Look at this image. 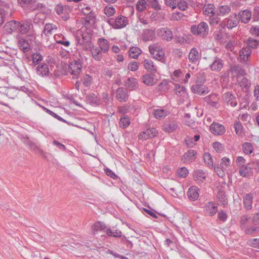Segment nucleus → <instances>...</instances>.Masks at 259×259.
Returning a JSON list of instances; mask_svg holds the SVG:
<instances>
[{
	"instance_id": "bf43d9fd",
	"label": "nucleus",
	"mask_w": 259,
	"mask_h": 259,
	"mask_svg": "<svg viewBox=\"0 0 259 259\" xmlns=\"http://www.w3.org/2000/svg\"><path fill=\"white\" fill-rule=\"evenodd\" d=\"M247 244L250 247L259 249V239L254 238L248 240Z\"/></svg>"
},
{
	"instance_id": "338daca9",
	"label": "nucleus",
	"mask_w": 259,
	"mask_h": 259,
	"mask_svg": "<svg viewBox=\"0 0 259 259\" xmlns=\"http://www.w3.org/2000/svg\"><path fill=\"white\" fill-rule=\"evenodd\" d=\"M182 72L181 70L178 69L174 71L171 75V78L175 81H178L179 78L181 77Z\"/></svg>"
},
{
	"instance_id": "f257e3e1",
	"label": "nucleus",
	"mask_w": 259,
	"mask_h": 259,
	"mask_svg": "<svg viewBox=\"0 0 259 259\" xmlns=\"http://www.w3.org/2000/svg\"><path fill=\"white\" fill-rule=\"evenodd\" d=\"M149 51L153 58L158 61L164 59L165 53L161 46L157 43L150 45L149 47Z\"/></svg>"
},
{
	"instance_id": "cd10ccee",
	"label": "nucleus",
	"mask_w": 259,
	"mask_h": 259,
	"mask_svg": "<svg viewBox=\"0 0 259 259\" xmlns=\"http://www.w3.org/2000/svg\"><path fill=\"white\" fill-rule=\"evenodd\" d=\"M224 22L226 24L227 27L229 29H232L237 25L238 22L236 18V15H233L230 16L228 19H225Z\"/></svg>"
},
{
	"instance_id": "0e129e2a",
	"label": "nucleus",
	"mask_w": 259,
	"mask_h": 259,
	"mask_svg": "<svg viewBox=\"0 0 259 259\" xmlns=\"http://www.w3.org/2000/svg\"><path fill=\"white\" fill-rule=\"evenodd\" d=\"M148 2L149 5L155 10H159L161 9L160 5L157 0H148Z\"/></svg>"
},
{
	"instance_id": "79ce46f5",
	"label": "nucleus",
	"mask_w": 259,
	"mask_h": 259,
	"mask_svg": "<svg viewBox=\"0 0 259 259\" xmlns=\"http://www.w3.org/2000/svg\"><path fill=\"white\" fill-rule=\"evenodd\" d=\"M119 112L120 113H126L127 112H139V111L135 108L133 106L130 105L120 107L119 109Z\"/></svg>"
},
{
	"instance_id": "5fc2aeb1",
	"label": "nucleus",
	"mask_w": 259,
	"mask_h": 259,
	"mask_svg": "<svg viewBox=\"0 0 259 259\" xmlns=\"http://www.w3.org/2000/svg\"><path fill=\"white\" fill-rule=\"evenodd\" d=\"M81 81H82V84L84 86L89 87L92 83V77L88 74H85V75H84L83 76L82 78L81 79Z\"/></svg>"
},
{
	"instance_id": "864d4df0",
	"label": "nucleus",
	"mask_w": 259,
	"mask_h": 259,
	"mask_svg": "<svg viewBox=\"0 0 259 259\" xmlns=\"http://www.w3.org/2000/svg\"><path fill=\"white\" fill-rule=\"evenodd\" d=\"M147 6V3L145 0H139L136 5V8L138 11L140 12L144 11Z\"/></svg>"
},
{
	"instance_id": "f3484780",
	"label": "nucleus",
	"mask_w": 259,
	"mask_h": 259,
	"mask_svg": "<svg viewBox=\"0 0 259 259\" xmlns=\"http://www.w3.org/2000/svg\"><path fill=\"white\" fill-rule=\"evenodd\" d=\"M116 97L120 102H125L128 98V95L126 90L121 87L117 90Z\"/></svg>"
},
{
	"instance_id": "49530a36",
	"label": "nucleus",
	"mask_w": 259,
	"mask_h": 259,
	"mask_svg": "<svg viewBox=\"0 0 259 259\" xmlns=\"http://www.w3.org/2000/svg\"><path fill=\"white\" fill-rule=\"evenodd\" d=\"M107 227L104 222L98 221L92 226V230L94 231H104Z\"/></svg>"
},
{
	"instance_id": "603ef678",
	"label": "nucleus",
	"mask_w": 259,
	"mask_h": 259,
	"mask_svg": "<svg viewBox=\"0 0 259 259\" xmlns=\"http://www.w3.org/2000/svg\"><path fill=\"white\" fill-rule=\"evenodd\" d=\"M33 63L34 65L38 64L43 59L42 56L39 53H34L32 55Z\"/></svg>"
},
{
	"instance_id": "69168bd1",
	"label": "nucleus",
	"mask_w": 259,
	"mask_h": 259,
	"mask_svg": "<svg viewBox=\"0 0 259 259\" xmlns=\"http://www.w3.org/2000/svg\"><path fill=\"white\" fill-rule=\"evenodd\" d=\"M87 15V16L85 17L84 19L85 22L88 24L94 23L95 19V17L94 13H90Z\"/></svg>"
},
{
	"instance_id": "dca6fc26",
	"label": "nucleus",
	"mask_w": 259,
	"mask_h": 259,
	"mask_svg": "<svg viewBox=\"0 0 259 259\" xmlns=\"http://www.w3.org/2000/svg\"><path fill=\"white\" fill-rule=\"evenodd\" d=\"M19 22L15 20L11 21L6 24L5 25V30L8 33H12L16 31L19 27Z\"/></svg>"
},
{
	"instance_id": "09e8293b",
	"label": "nucleus",
	"mask_w": 259,
	"mask_h": 259,
	"mask_svg": "<svg viewBox=\"0 0 259 259\" xmlns=\"http://www.w3.org/2000/svg\"><path fill=\"white\" fill-rule=\"evenodd\" d=\"M231 11V8L229 6L227 5L221 6L219 8L218 15L219 16H225L229 14Z\"/></svg>"
},
{
	"instance_id": "4468645a",
	"label": "nucleus",
	"mask_w": 259,
	"mask_h": 259,
	"mask_svg": "<svg viewBox=\"0 0 259 259\" xmlns=\"http://www.w3.org/2000/svg\"><path fill=\"white\" fill-rule=\"evenodd\" d=\"M204 210L209 216H213L218 211V206L213 202L210 201L205 204Z\"/></svg>"
},
{
	"instance_id": "9d476101",
	"label": "nucleus",
	"mask_w": 259,
	"mask_h": 259,
	"mask_svg": "<svg viewBox=\"0 0 259 259\" xmlns=\"http://www.w3.org/2000/svg\"><path fill=\"white\" fill-rule=\"evenodd\" d=\"M142 82L147 85L152 86L157 82V79L155 75L147 73L143 75Z\"/></svg>"
},
{
	"instance_id": "052dcab7",
	"label": "nucleus",
	"mask_w": 259,
	"mask_h": 259,
	"mask_svg": "<svg viewBox=\"0 0 259 259\" xmlns=\"http://www.w3.org/2000/svg\"><path fill=\"white\" fill-rule=\"evenodd\" d=\"M236 134L240 135L243 133V127L239 121H236L234 125Z\"/></svg>"
},
{
	"instance_id": "4be33fe9",
	"label": "nucleus",
	"mask_w": 259,
	"mask_h": 259,
	"mask_svg": "<svg viewBox=\"0 0 259 259\" xmlns=\"http://www.w3.org/2000/svg\"><path fill=\"white\" fill-rule=\"evenodd\" d=\"M144 68L149 72H156L157 70V66L154 62L150 59H145L143 62Z\"/></svg>"
},
{
	"instance_id": "e2e57ef3",
	"label": "nucleus",
	"mask_w": 259,
	"mask_h": 259,
	"mask_svg": "<svg viewBox=\"0 0 259 259\" xmlns=\"http://www.w3.org/2000/svg\"><path fill=\"white\" fill-rule=\"evenodd\" d=\"M139 65V63L137 61H134L128 64L127 68L132 71H135L138 69Z\"/></svg>"
},
{
	"instance_id": "9b49d317",
	"label": "nucleus",
	"mask_w": 259,
	"mask_h": 259,
	"mask_svg": "<svg viewBox=\"0 0 259 259\" xmlns=\"http://www.w3.org/2000/svg\"><path fill=\"white\" fill-rule=\"evenodd\" d=\"M223 66V61L219 58L215 57L212 63L209 65V68L211 71L218 72L221 70Z\"/></svg>"
},
{
	"instance_id": "412c9836",
	"label": "nucleus",
	"mask_w": 259,
	"mask_h": 259,
	"mask_svg": "<svg viewBox=\"0 0 259 259\" xmlns=\"http://www.w3.org/2000/svg\"><path fill=\"white\" fill-rule=\"evenodd\" d=\"M125 87L130 91L136 90L138 87V82L136 78H128L124 82Z\"/></svg>"
},
{
	"instance_id": "f8f14e48",
	"label": "nucleus",
	"mask_w": 259,
	"mask_h": 259,
	"mask_svg": "<svg viewBox=\"0 0 259 259\" xmlns=\"http://www.w3.org/2000/svg\"><path fill=\"white\" fill-rule=\"evenodd\" d=\"M99 49L102 52L107 53L110 49V43L108 40L104 38H99L97 41Z\"/></svg>"
},
{
	"instance_id": "13d9d810",
	"label": "nucleus",
	"mask_w": 259,
	"mask_h": 259,
	"mask_svg": "<svg viewBox=\"0 0 259 259\" xmlns=\"http://www.w3.org/2000/svg\"><path fill=\"white\" fill-rule=\"evenodd\" d=\"M250 219V217L247 214H244L240 217V226L242 230L245 227L248 221Z\"/></svg>"
},
{
	"instance_id": "58836bf2",
	"label": "nucleus",
	"mask_w": 259,
	"mask_h": 259,
	"mask_svg": "<svg viewBox=\"0 0 259 259\" xmlns=\"http://www.w3.org/2000/svg\"><path fill=\"white\" fill-rule=\"evenodd\" d=\"M203 11L204 15L209 17L213 16L214 14V7L212 4L206 5L204 6Z\"/></svg>"
},
{
	"instance_id": "b1692460",
	"label": "nucleus",
	"mask_w": 259,
	"mask_h": 259,
	"mask_svg": "<svg viewBox=\"0 0 259 259\" xmlns=\"http://www.w3.org/2000/svg\"><path fill=\"white\" fill-rule=\"evenodd\" d=\"M198 191L199 189L197 187L191 186L187 192L189 198L192 201L196 200L199 197Z\"/></svg>"
},
{
	"instance_id": "ea45409f",
	"label": "nucleus",
	"mask_w": 259,
	"mask_h": 259,
	"mask_svg": "<svg viewBox=\"0 0 259 259\" xmlns=\"http://www.w3.org/2000/svg\"><path fill=\"white\" fill-rule=\"evenodd\" d=\"M30 29V25L27 22H19V26L18 27L20 33L22 34H27Z\"/></svg>"
},
{
	"instance_id": "a19ab883",
	"label": "nucleus",
	"mask_w": 259,
	"mask_h": 259,
	"mask_svg": "<svg viewBox=\"0 0 259 259\" xmlns=\"http://www.w3.org/2000/svg\"><path fill=\"white\" fill-rule=\"evenodd\" d=\"M252 168L251 167L249 166L248 165L243 166L239 170L240 175L243 177H246L248 175L252 174Z\"/></svg>"
},
{
	"instance_id": "f03ea898",
	"label": "nucleus",
	"mask_w": 259,
	"mask_h": 259,
	"mask_svg": "<svg viewBox=\"0 0 259 259\" xmlns=\"http://www.w3.org/2000/svg\"><path fill=\"white\" fill-rule=\"evenodd\" d=\"M209 28L207 24L201 22L198 25H193L191 27V32L194 35L205 36L208 33Z\"/></svg>"
},
{
	"instance_id": "aec40b11",
	"label": "nucleus",
	"mask_w": 259,
	"mask_h": 259,
	"mask_svg": "<svg viewBox=\"0 0 259 259\" xmlns=\"http://www.w3.org/2000/svg\"><path fill=\"white\" fill-rule=\"evenodd\" d=\"M91 52L92 57L96 61H100L103 58V54H105L102 52L97 46H93L91 48Z\"/></svg>"
},
{
	"instance_id": "6ab92c4d",
	"label": "nucleus",
	"mask_w": 259,
	"mask_h": 259,
	"mask_svg": "<svg viewBox=\"0 0 259 259\" xmlns=\"http://www.w3.org/2000/svg\"><path fill=\"white\" fill-rule=\"evenodd\" d=\"M191 89L194 93L200 95L206 94L209 92L207 87L203 85L195 84L192 85Z\"/></svg>"
},
{
	"instance_id": "a211bd4d",
	"label": "nucleus",
	"mask_w": 259,
	"mask_h": 259,
	"mask_svg": "<svg viewBox=\"0 0 259 259\" xmlns=\"http://www.w3.org/2000/svg\"><path fill=\"white\" fill-rule=\"evenodd\" d=\"M199 58L198 50L196 48H192L188 55L189 61L192 63L196 64L199 61Z\"/></svg>"
},
{
	"instance_id": "de8ad7c7",
	"label": "nucleus",
	"mask_w": 259,
	"mask_h": 259,
	"mask_svg": "<svg viewBox=\"0 0 259 259\" xmlns=\"http://www.w3.org/2000/svg\"><path fill=\"white\" fill-rule=\"evenodd\" d=\"M243 152L246 154H250L253 151V148L251 143L245 142L242 145Z\"/></svg>"
},
{
	"instance_id": "8fccbe9b",
	"label": "nucleus",
	"mask_w": 259,
	"mask_h": 259,
	"mask_svg": "<svg viewBox=\"0 0 259 259\" xmlns=\"http://www.w3.org/2000/svg\"><path fill=\"white\" fill-rule=\"evenodd\" d=\"M247 45L249 49H256L259 47V40L249 38L247 40Z\"/></svg>"
},
{
	"instance_id": "2f4dec72",
	"label": "nucleus",
	"mask_w": 259,
	"mask_h": 259,
	"mask_svg": "<svg viewBox=\"0 0 259 259\" xmlns=\"http://www.w3.org/2000/svg\"><path fill=\"white\" fill-rule=\"evenodd\" d=\"M178 126L177 123L175 121L170 122H166L163 125V130L168 133L173 132Z\"/></svg>"
},
{
	"instance_id": "393cba45",
	"label": "nucleus",
	"mask_w": 259,
	"mask_h": 259,
	"mask_svg": "<svg viewBox=\"0 0 259 259\" xmlns=\"http://www.w3.org/2000/svg\"><path fill=\"white\" fill-rule=\"evenodd\" d=\"M238 16L242 22L247 23L250 20L251 12L248 10H244L239 13Z\"/></svg>"
},
{
	"instance_id": "4c0bfd02",
	"label": "nucleus",
	"mask_w": 259,
	"mask_h": 259,
	"mask_svg": "<svg viewBox=\"0 0 259 259\" xmlns=\"http://www.w3.org/2000/svg\"><path fill=\"white\" fill-rule=\"evenodd\" d=\"M175 93L178 97L185 98L187 96L186 88L184 86L179 84L175 85Z\"/></svg>"
},
{
	"instance_id": "c85d7f7f",
	"label": "nucleus",
	"mask_w": 259,
	"mask_h": 259,
	"mask_svg": "<svg viewBox=\"0 0 259 259\" xmlns=\"http://www.w3.org/2000/svg\"><path fill=\"white\" fill-rule=\"evenodd\" d=\"M155 37V32L151 29L143 30L142 34V39L145 41L152 40Z\"/></svg>"
},
{
	"instance_id": "a18cd8bd",
	"label": "nucleus",
	"mask_w": 259,
	"mask_h": 259,
	"mask_svg": "<svg viewBox=\"0 0 259 259\" xmlns=\"http://www.w3.org/2000/svg\"><path fill=\"white\" fill-rule=\"evenodd\" d=\"M106 232L109 236L116 238H120L122 237V232L117 230H112L110 228H108L106 230Z\"/></svg>"
},
{
	"instance_id": "20e7f679",
	"label": "nucleus",
	"mask_w": 259,
	"mask_h": 259,
	"mask_svg": "<svg viewBox=\"0 0 259 259\" xmlns=\"http://www.w3.org/2000/svg\"><path fill=\"white\" fill-rule=\"evenodd\" d=\"M146 130L141 132L139 135V139L146 140L149 138H152L157 136L158 134L157 130L155 128H151L149 125L146 124Z\"/></svg>"
},
{
	"instance_id": "5701e85b",
	"label": "nucleus",
	"mask_w": 259,
	"mask_h": 259,
	"mask_svg": "<svg viewBox=\"0 0 259 259\" xmlns=\"http://www.w3.org/2000/svg\"><path fill=\"white\" fill-rule=\"evenodd\" d=\"M211 132L215 135H221L225 133L224 126L218 123H212L210 127Z\"/></svg>"
},
{
	"instance_id": "72a5a7b5",
	"label": "nucleus",
	"mask_w": 259,
	"mask_h": 259,
	"mask_svg": "<svg viewBox=\"0 0 259 259\" xmlns=\"http://www.w3.org/2000/svg\"><path fill=\"white\" fill-rule=\"evenodd\" d=\"M49 68L46 64L38 65L36 68V73L38 75L44 76L49 74Z\"/></svg>"
},
{
	"instance_id": "0eeeda50",
	"label": "nucleus",
	"mask_w": 259,
	"mask_h": 259,
	"mask_svg": "<svg viewBox=\"0 0 259 259\" xmlns=\"http://www.w3.org/2000/svg\"><path fill=\"white\" fill-rule=\"evenodd\" d=\"M205 102L211 107L219 108L220 104L219 103V98L216 94H212L204 98Z\"/></svg>"
},
{
	"instance_id": "774afa93",
	"label": "nucleus",
	"mask_w": 259,
	"mask_h": 259,
	"mask_svg": "<svg viewBox=\"0 0 259 259\" xmlns=\"http://www.w3.org/2000/svg\"><path fill=\"white\" fill-rule=\"evenodd\" d=\"M212 147L217 152H221L223 150V146L222 144L219 142H215L213 143Z\"/></svg>"
},
{
	"instance_id": "2eb2a0df",
	"label": "nucleus",
	"mask_w": 259,
	"mask_h": 259,
	"mask_svg": "<svg viewBox=\"0 0 259 259\" xmlns=\"http://www.w3.org/2000/svg\"><path fill=\"white\" fill-rule=\"evenodd\" d=\"M223 99L224 101L231 107H235L237 105V102L236 98L231 93H226L223 95Z\"/></svg>"
},
{
	"instance_id": "bb28decb",
	"label": "nucleus",
	"mask_w": 259,
	"mask_h": 259,
	"mask_svg": "<svg viewBox=\"0 0 259 259\" xmlns=\"http://www.w3.org/2000/svg\"><path fill=\"white\" fill-rule=\"evenodd\" d=\"M21 142L29 147L31 150L34 151L37 149V146L34 142L30 141L27 135H21L19 137Z\"/></svg>"
},
{
	"instance_id": "37998d69",
	"label": "nucleus",
	"mask_w": 259,
	"mask_h": 259,
	"mask_svg": "<svg viewBox=\"0 0 259 259\" xmlns=\"http://www.w3.org/2000/svg\"><path fill=\"white\" fill-rule=\"evenodd\" d=\"M142 53L141 50L138 47H133L129 50V56L132 58H137Z\"/></svg>"
},
{
	"instance_id": "7ed1b4c3",
	"label": "nucleus",
	"mask_w": 259,
	"mask_h": 259,
	"mask_svg": "<svg viewBox=\"0 0 259 259\" xmlns=\"http://www.w3.org/2000/svg\"><path fill=\"white\" fill-rule=\"evenodd\" d=\"M107 22L114 29H120L125 27L128 22L126 17L121 16L117 17L115 20L110 19Z\"/></svg>"
},
{
	"instance_id": "ddd939ff",
	"label": "nucleus",
	"mask_w": 259,
	"mask_h": 259,
	"mask_svg": "<svg viewBox=\"0 0 259 259\" xmlns=\"http://www.w3.org/2000/svg\"><path fill=\"white\" fill-rule=\"evenodd\" d=\"M18 2L22 7L29 8L32 10H36L39 5H35L36 0H18Z\"/></svg>"
},
{
	"instance_id": "c756f323",
	"label": "nucleus",
	"mask_w": 259,
	"mask_h": 259,
	"mask_svg": "<svg viewBox=\"0 0 259 259\" xmlns=\"http://www.w3.org/2000/svg\"><path fill=\"white\" fill-rule=\"evenodd\" d=\"M253 196L252 193H247L243 197V203L245 208L249 210L252 208Z\"/></svg>"
},
{
	"instance_id": "e433bc0d",
	"label": "nucleus",
	"mask_w": 259,
	"mask_h": 259,
	"mask_svg": "<svg viewBox=\"0 0 259 259\" xmlns=\"http://www.w3.org/2000/svg\"><path fill=\"white\" fill-rule=\"evenodd\" d=\"M193 178L195 181L202 182L206 179V174L202 170L197 169L194 171Z\"/></svg>"
},
{
	"instance_id": "c03bdc74",
	"label": "nucleus",
	"mask_w": 259,
	"mask_h": 259,
	"mask_svg": "<svg viewBox=\"0 0 259 259\" xmlns=\"http://www.w3.org/2000/svg\"><path fill=\"white\" fill-rule=\"evenodd\" d=\"M244 233L247 235H254L259 233V226H251L244 230Z\"/></svg>"
},
{
	"instance_id": "6e6d98bb",
	"label": "nucleus",
	"mask_w": 259,
	"mask_h": 259,
	"mask_svg": "<svg viewBox=\"0 0 259 259\" xmlns=\"http://www.w3.org/2000/svg\"><path fill=\"white\" fill-rule=\"evenodd\" d=\"M188 173V170L185 167H182L177 170V174L180 178H186Z\"/></svg>"
},
{
	"instance_id": "a878e982",
	"label": "nucleus",
	"mask_w": 259,
	"mask_h": 259,
	"mask_svg": "<svg viewBox=\"0 0 259 259\" xmlns=\"http://www.w3.org/2000/svg\"><path fill=\"white\" fill-rule=\"evenodd\" d=\"M131 123V118L127 114H121L119 126L122 128H127Z\"/></svg>"
},
{
	"instance_id": "1a4fd4ad",
	"label": "nucleus",
	"mask_w": 259,
	"mask_h": 259,
	"mask_svg": "<svg viewBox=\"0 0 259 259\" xmlns=\"http://www.w3.org/2000/svg\"><path fill=\"white\" fill-rule=\"evenodd\" d=\"M251 50L248 47H243L239 52L240 60L243 62H247L250 58Z\"/></svg>"
},
{
	"instance_id": "c9c22d12",
	"label": "nucleus",
	"mask_w": 259,
	"mask_h": 259,
	"mask_svg": "<svg viewBox=\"0 0 259 259\" xmlns=\"http://www.w3.org/2000/svg\"><path fill=\"white\" fill-rule=\"evenodd\" d=\"M18 45L19 48L24 52H27L30 50L29 44L24 38H20L18 41Z\"/></svg>"
},
{
	"instance_id": "423d86ee",
	"label": "nucleus",
	"mask_w": 259,
	"mask_h": 259,
	"mask_svg": "<svg viewBox=\"0 0 259 259\" xmlns=\"http://www.w3.org/2000/svg\"><path fill=\"white\" fill-rule=\"evenodd\" d=\"M82 66L80 63L76 61H74L70 63L69 65L68 71L73 75V78H77L78 75L81 71Z\"/></svg>"
},
{
	"instance_id": "473e14b6",
	"label": "nucleus",
	"mask_w": 259,
	"mask_h": 259,
	"mask_svg": "<svg viewBox=\"0 0 259 259\" xmlns=\"http://www.w3.org/2000/svg\"><path fill=\"white\" fill-rule=\"evenodd\" d=\"M57 29V27L55 25L52 23H47L45 26L43 32L46 36H50Z\"/></svg>"
},
{
	"instance_id": "7c9ffc66",
	"label": "nucleus",
	"mask_w": 259,
	"mask_h": 259,
	"mask_svg": "<svg viewBox=\"0 0 259 259\" xmlns=\"http://www.w3.org/2000/svg\"><path fill=\"white\" fill-rule=\"evenodd\" d=\"M240 44V42L237 37H232L231 39L227 42L226 49L230 51H233L234 48Z\"/></svg>"
},
{
	"instance_id": "39448f33",
	"label": "nucleus",
	"mask_w": 259,
	"mask_h": 259,
	"mask_svg": "<svg viewBox=\"0 0 259 259\" xmlns=\"http://www.w3.org/2000/svg\"><path fill=\"white\" fill-rule=\"evenodd\" d=\"M157 34L162 39L170 41L173 38V34L171 30L168 28H161L157 31Z\"/></svg>"
},
{
	"instance_id": "6e6552de",
	"label": "nucleus",
	"mask_w": 259,
	"mask_h": 259,
	"mask_svg": "<svg viewBox=\"0 0 259 259\" xmlns=\"http://www.w3.org/2000/svg\"><path fill=\"white\" fill-rule=\"evenodd\" d=\"M196 151L190 149L182 156L181 160L184 163H190L194 161L196 158Z\"/></svg>"
},
{
	"instance_id": "4d7b16f0",
	"label": "nucleus",
	"mask_w": 259,
	"mask_h": 259,
	"mask_svg": "<svg viewBox=\"0 0 259 259\" xmlns=\"http://www.w3.org/2000/svg\"><path fill=\"white\" fill-rule=\"evenodd\" d=\"M115 13V10L113 6H106L104 8V13L108 16H112Z\"/></svg>"
},
{
	"instance_id": "680f3d73",
	"label": "nucleus",
	"mask_w": 259,
	"mask_h": 259,
	"mask_svg": "<svg viewBox=\"0 0 259 259\" xmlns=\"http://www.w3.org/2000/svg\"><path fill=\"white\" fill-rule=\"evenodd\" d=\"M204 162L209 166H213V162L212 160V158L210 154L209 153H205L204 154Z\"/></svg>"
},
{
	"instance_id": "3c124183",
	"label": "nucleus",
	"mask_w": 259,
	"mask_h": 259,
	"mask_svg": "<svg viewBox=\"0 0 259 259\" xmlns=\"http://www.w3.org/2000/svg\"><path fill=\"white\" fill-rule=\"evenodd\" d=\"M230 72L234 76H236L238 74H242L243 71L239 65H234L231 67Z\"/></svg>"
},
{
	"instance_id": "f704fd0d",
	"label": "nucleus",
	"mask_w": 259,
	"mask_h": 259,
	"mask_svg": "<svg viewBox=\"0 0 259 259\" xmlns=\"http://www.w3.org/2000/svg\"><path fill=\"white\" fill-rule=\"evenodd\" d=\"M56 42L62 45L65 47H68L70 45V42L62 34H55L54 36Z\"/></svg>"
}]
</instances>
